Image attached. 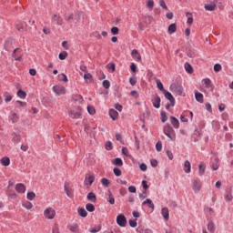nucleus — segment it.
I'll return each instance as SVG.
<instances>
[{
	"label": "nucleus",
	"mask_w": 233,
	"mask_h": 233,
	"mask_svg": "<svg viewBox=\"0 0 233 233\" xmlns=\"http://www.w3.org/2000/svg\"><path fill=\"white\" fill-rule=\"evenodd\" d=\"M161 214L166 221H168V219H170V213L168 211V208H163L161 209Z\"/></svg>",
	"instance_id": "ddd939ff"
},
{
	"label": "nucleus",
	"mask_w": 233,
	"mask_h": 233,
	"mask_svg": "<svg viewBox=\"0 0 233 233\" xmlns=\"http://www.w3.org/2000/svg\"><path fill=\"white\" fill-rule=\"evenodd\" d=\"M116 224L119 227H127V217L123 214L118 215L116 217Z\"/></svg>",
	"instance_id": "423d86ee"
},
{
	"label": "nucleus",
	"mask_w": 233,
	"mask_h": 233,
	"mask_svg": "<svg viewBox=\"0 0 233 233\" xmlns=\"http://www.w3.org/2000/svg\"><path fill=\"white\" fill-rule=\"evenodd\" d=\"M150 165L151 167H153V168H156V167H157V159H151L150 160Z\"/></svg>",
	"instance_id": "69168bd1"
},
{
	"label": "nucleus",
	"mask_w": 233,
	"mask_h": 233,
	"mask_svg": "<svg viewBox=\"0 0 233 233\" xmlns=\"http://www.w3.org/2000/svg\"><path fill=\"white\" fill-rule=\"evenodd\" d=\"M156 84H157V86L158 90H160V92H166L167 91L165 89V86H163V83L161 82V80L157 79Z\"/></svg>",
	"instance_id": "bb28decb"
},
{
	"label": "nucleus",
	"mask_w": 233,
	"mask_h": 233,
	"mask_svg": "<svg viewBox=\"0 0 233 233\" xmlns=\"http://www.w3.org/2000/svg\"><path fill=\"white\" fill-rule=\"evenodd\" d=\"M4 97H5V103H10V101H12L14 96H12V95H10V93L5 92V93H4Z\"/></svg>",
	"instance_id": "2f4dec72"
},
{
	"label": "nucleus",
	"mask_w": 233,
	"mask_h": 233,
	"mask_svg": "<svg viewBox=\"0 0 233 233\" xmlns=\"http://www.w3.org/2000/svg\"><path fill=\"white\" fill-rule=\"evenodd\" d=\"M191 168H192V166L190 164V161L186 160L184 162V171L186 172V174H190Z\"/></svg>",
	"instance_id": "dca6fc26"
},
{
	"label": "nucleus",
	"mask_w": 233,
	"mask_h": 233,
	"mask_svg": "<svg viewBox=\"0 0 233 233\" xmlns=\"http://www.w3.org/2000/svg\"><path fill=\"white\" fill-rule=\"evenodd\" d=\"M144 21L146 25H152V21H154V18L150 15L144 16Z\"/></svg>",
	"instance_id": "f704fd0d"
},
{
	"label": "nucleus",
	"mask_w": 233,
	"mask_h": 233,
	"mask_svg": "<svg viewBox=\"0 0 233 233\" xmlns=\"http://www.w3.org/2000/svg\"><path fill=\"white\" fill-rule=\"evenodd\" d=\"M105 148H106V150H112L114 148V147L112 146V142L111 141H107L105 144Z\"/></svg>",
	"instance_id": "49530a36"
},
{
	"label": "nucleus",
	"mask_w": 233,
	"mask_h": 233,
	"mask_svg": "<svg viewBox=\"0 0 233 233\" xmlns=\"http://www.w3.org/2000/svg\"><path fill=\"white\" fill-rule=\"evenodd\" d=\"M137 218L135 220H132L130 219L129 220V226L132 228H136V227H137Z\"/></svg>",
	"instance_id": "3c124183"
},
{
	"label": "nucleus",
	"mask_w": 233,
	"mask_h": 233,
	"mask_svg": "<svg viewBox=\"0 0 233 233\" xmlns=\"http://www.w3.org/2000/svg\"><path fill=\"white\" fill-rule=\"evenodd\" d=\"M81 15H82L81 12H76L75 14V21H80L81 20Z\"/></svg>",
	"instance_id": "680f3d73"
},
{
	"label": "nucleus",
	"mask_w": 233,
	"mask_h": 233,
	"mask_svg": "<svg viewBox=\"0 0 233 233\" xmlns=\"http://www.w3.org/2000/svg\"><path fill=\"white\" fill-rule=\"evenodd\" d=\"M221 68L222 67H221L220 64H215L213 70H214V72H221Z\"/></svg>",
	"instance_id": "864d4df0"
},
{
	"label": "nucleus",
	"mask_w": 233,
	"mask_h": 233,
	"mask_svg": "<svg viewBox=\"0 0 233 233\" xmlns=\"http://www.w3.org/2000/svg\"><path fill=\"white\" fill-rule=\"evenodd\" d=\"M112 163L115 165V167H123V159L116 157L115 158Z\"/></svg>",
	"instance_id": "cd10ccee"
},
{
	"label": "nucleus",
	"mask_w": 233,
	"mask_h": 233,
	"mask_svg": "<svg viewBox=\"0 0 233 233\" xmlns=\"http://www.w3.org/2000/svg\"><path fill=\"white\" fill-rule=\"evenodd\" d=\"M84 79L86 81H89V83H92V74H90L88 72L84 74Z\"/></svg>",
	"instance_id": "58836bf2"
},
{
	"label": "nucleus",
	"mask_w": 233,
	"mask_h": 233,
	"mask_svg": "<svg viewBox=\"0 0 233 233\" xmlns=\"http://www.w3.org/2000/svg\"><path fill=\"white\" fill-rule=\"evenodd\" d=\"M116 141H119L120 143H123V136H121V134L116 133Z\"/></svg>",
	"instance_id": "0e129e2a"
},
{
	"label": "nucleus",
	"mask_w": 233,
	"mask_h": 233,
	"mask_svg": "<svg viewBox=\"0 0 233 233\" xmlns=\"http://www.w3.org/2000/svg\"><path fill=\"white\" fill-rule=\"evenodd\" d=\"M10 121H12V123H17V121H19V116H17V114L14 113L10 116Z\"/></svg>",
	"instance_id": "4c0bfd02"
},
{
	"label": "nucleus",
	"mask_w": 233,
	"mask_h": 233,
	"mask_svg": "<svg viewBox=\"0 0 233 233\" xmlns=\"http://www.w3.org/2000/svg\"><path fill=\"white\" fill-rule=\"evenodd\" d=\"M101 183L104 187H110V180H108L107 178H105V177L102 178Z\"/></svg>",
	"instance_id": "a19ab883"
},
{
	"label": "nucleus",
	"mask_w": 233,
	"mask_h": 233,
	"mask_svg": "<svg viewBox=\"0 0 233 233\" xmlns=\"http://www.w3.org/2000/svg\"><path fill=\"white\" fill-rule=\"evenodd\" d=\"M51 21L54 25H57L58 26L63 25V18H61V15H54Z\"/></svg>",
	"instance_id": "6e6552de"
},
{
	"label": "nucleus",
	"mask_w": 233,
	"mask_h": 233,
	"mask_svg": "<svg viewBox=\"0 0 233 233\" xmlns=\"http://www.w3.org/2000/svg\"><path fill=\"white\" fill-rule=\"evenodd\" d=\"M142 205H147L148 208H154V202L150 198H147Z\"/></svg>",
	"instance_id": "c85d7f7f"
},
{
	"label": "nucleus",
	"mask_w": 233,
	"mask_h": 233,
	"mask_svg": "<svg viewBox=\"0 0 233 233\" xmlns=\"http://www.w3.org/2000/svg\"><path fill=\"white\" fill-rule=\"evenodd\" d=\"M0 163L3 167H8L10 165V157H4L1 158Z\"/></svg>",
	"instance_id": "aec40b11"
},
{
	"label": "nucleus",
	"mask_w": 233,
	"mask_h": 233,
	"mask_svg": "<svg viewBox=\"0 0 233 233\" xmlns=\"http://www.w3.org/2000/svg\"><path fill=\"white\" fill-rule=\"evenodd\" d=\"M66 57H68V53L66 51H63L58 55V59H60V61H65Z\"/></svg>",
	"instance_id": "c756f323"
},
{
	"label": "nucleus",
	"mask_w": 233,
	"mask_h": 233,
	"mask_svg": "<svg viewBox=\"0 0 233 233\" xmlns=\"http://www.w3.org/2000/svg\"><path fill=\"white\" fill-rule=\"evenodd\" d=\"M87 112L90 114V116H94V114H96V109L93 106H88Z\"/></svg>",
	"instance_id": "603ef678"
},
{
	"label": "nucleus",
	"mask_w": 233,
	"mask_h": 233,
	"mask_svg": "<svg viewBox=\"0 0 233 233\" xmlns=\"http://www.w3.org/2000/svg\"><path fill=\"white\" fill-rule=\"evenodd\" d=\"M16 95L20 97V99H25L26 97V92L22 89H19Z\"/></svg>",
	"instance_id": "72a5a7b5"
},
{
	"label": "nucleus",
	"mask_w": 233,
	"mask_h": 233,
	"mask_svg": "<svg viewBox=\"0 0 233 233\" xmlns=\"http://www.w3.org/2000/svg\"><path fill=\"white\" fill-rule=\"evenodd\" d=\"M86 198L88 201H93V203H96V200L97 199V198L96 197V193L94 192H89Z\"/></svg>",
	"instance_id": "393cba45"
},
{
	"label": "nucleus",
	"mask_w": 233,
	"mask_h": 233,
	"mask_svg": "<svg viewBox=\"0 0 233 233\" xmlns=\"http://www.w3.org/2000/svg\"><path fill=\"white\" fill-rule=\"evenodd\" d=\"M205 10H208V12H214L216 10V3H211L209 5H204Z\"/></svg>",
	"instance_id": "6ab92c4d"
},
{
	"label": "nucleus",
	"mask_w": 233,
	"mask_h": 233,
	"mask_svg": "<svg viewBox=\"0 0 233 233\" xmlns=\"http://www.w3.org/2000/svg\"><path fill=\"white\" fill-rule=\"evenodd\" d=\"M12 137L14 143H19L21 141V137L16 133H12Z\"/></svg>",
	"instance_id": "c9c22d12"
},
{
	"label": "nucleus",
	"mask_w": 233,
	"mask_h": 233,
	"mask_svg": "<svg viewBox=\"0 0 233 233\" xmlns=\"http://www.w3.org/2000/svg\"><path fill=\"white\" fill-rule=\"evenodd\" d=\"M82 108L81 106H76L73 109L68 111V116L69 117H71L72 119H81L82 117Z\"/></svg>",
	"instance_id": "f03ea898"
},
{
	"label": "nucleus",
	"mask_w": 233,
	"mask_h": 233,
	"mask_svg": "<svg viewBox=\"0 0 233 233\" xmlns=\"http://www.w3.org/2000/svg\"><path fill=\"white\" fill-rule=\"evenodd\" d=\"M96 181V177L94 175H89L88 177H85L84 184L88 187H92L93 183Z\"/></svg>",
	"instance_id": "1a4fd4ad"
},
{
	"label": "nucleus",
	"mask_w": 233,
	"mask_h": 233,
	"mask_svg": "<svg viewBox=\"0 0 233 233\" xmlns=\"http://www.w3.org/2000/svg\"><path fill=\"white\" fill-rule=\"evenodd\" d=\"M147 6L152 10V8H154V0H148Z\"/></svg>",
	"instance_id": "052dcab7"
},
{
	"label": "nucleus",
	"mask_w": 233,
	"mask_h": 233,
	"mask_svg": "<svg viewBox=\"0 0 233 233\" xmlns=\"http://www.w3.org/2000/svg\"><path fill=\"white\" fill-rule=\"evenodd\" d=\"M203 83H204L206 88H210V86L212 85V81L210 80V78L203 79Z\"/></svg>",
	"instance_id": "e433bc0d"
},
{
	"label": "nucleus",
	"mask_w": 233,
	"mask_h": 233,
	"mask_svg": "<svg viewBox=\"0 0 233 233\" xmlns=\"http://www.w3.org/2000/svg\"><path fill=\"white\" fill-rule=\"evenodd\" d=\"M170 122L174 128H179V120L176 116H170Z\"/></svg>",
	"instance_id": "a211bd4d"
},
{
	"label": "nucleus",
	"mask_w": 233,
	"mask_h": 233,
	"mask_svg": "<svg viewBox=\"0 0 233 233\" xmlns=\"http://www.w3.org/2000/svg\"><path fill=\"white\" fill-rule=\"evenodd\" d=\"M77 212L81 218H86V216H88V212H86V209H85V208H79L77 209Z\"/></svg>",
	"instance_id": "4be33fe9"
},
{
	"label": "nucleus",
	"mask_w": 233,
	"mask_h": 233,
	"mask_svg": "<svg viewBox=\"0 0 233 233\" xmlns=\"http://www.w3.org/2000/svg\"><path fill=\"white\" fill-rule=\"evenodd\" d=\"M100 230H101V226L98 225V226H96L95 228L89 229V232H91V233H96V232H99Z\"/></svg>",
	"instance_id": "6e6d98bb"
},
{
	"label": "nucleus",
	"mask_w": 233,
	"mask_h": 233,
	"mask_svg": "<svg viewBox=\"0 0 233 233\" xmlns=\"http://www.w3.org/2000/svg\"><path fill=\"white\" fill-rule=\"evenodd\" d=\"M206 110L212 112V105H210V103H206Z\"/></svg>",
	"instance_id": "774afa93"
},
{
	"label": "nucleus",
	"mask_w": 233,
	"mask_h": 233,
	"mask_svg": "<svg viewBox=\"0 0 233 233\" xmlns=\"http://www.w3.org/2000/svg\"><path fill=\"white\" fill-rule=\"evenodd\" d=\"M163 132L170 141H174L176 139V131L170 125L164 126Z\"/></svg>",
	"instance_id": "f257e3e1"
},
{
	"label": "nucleus",
	"mask_w": 233,
	"mask_h": 233,
	"mask_svg": "<svg viewBox=\"0 0 233 233\" xmlns=\"http://www.w3.org/2000/svg\"><path fill=\"white\" fill-rule=\"evenodd\" d=\"M130 70H131V72L136 73L137 71V66L134 63H132L130 65Z\"/></svg>",
	"instance_id": "338daca9"
},
{
	"label": "nucleus",
	"mask_w": 233,
	"mask_h": 233,
	"mask_svg": "<svg viewBox=\"0 0 233 233\" xmlns=\"http://www.w3.org/2000/svg\"><path fill=\"white\" fill-rule=\"evenodd\" d=\"M192 188L194 192H199V190H201V181L199 179H195L193 181Z\"/></svg>",
	"instance_id": "9d476101"
},
{
	"label": "nucleus",
	"mask_w": 233,
	"mask_h": 233,
	"mask_svg": "<svg viewBox=\"0 0 233 233\" xmlns=\"http://www.w3.org/2000/svg\"><path fill=\"white\" fill-rule=\"evenodd\" d=\"M15 190L19 194H25V192H26V187H25L23 183H18L15 185Z\"/></svg>",
	"instance_id": "f8f14e48"
},
{
	"label": "nucleus",
	"mask_w": 233,
	"mask_h": 233,
	"mask_svg": "<svg viewBox=\"0 0 233 233\" xmlns=\"http://www.w3.org/2000/svg\"><path fill=\"white\" fill-rule=\"evenodd\" d=\"M69 230H70L71 232H75V233L77 232V230H78L77 225H76V224H74L73 226H70Z\"/></svg>",
	"instance_id": "bf43d9fd"
},
{
	"label": "nucleus",
	"mask_w": 233,
	"mask_h": 233,
	"mask_svg": "<svg viewBox=\"0 0 233 233\" xmlns=\"http://www.w3.org/2000/svg\"><path fill=\"white\" fill-rule=\"evenodd\" d=\"M131 56L133 59H135V61H137V62L141 61V55L139 54L137 49H133L131 52Z\"/></svg>",
	"instance_id": "4468645a"
},
{
	"label": "nucleus",
	"mask_w": 233,
	"mask_h": 233,
	"mask_svg": "<svg viewBox=\"0 0 233 233\" xmlns=\"http://www.w3.org/2000/svg\"><path fill=\"white\" fill-rule=\"evenodd\" d=\"M86 209L87 210V212H94L96 210V206H94V204L87 203L86 205Z\"/></svg>",
	"instance_id": "7c9ffc66"
},
{
	"label": "nucleus",
	"mask_w": 233,
	"mask_h": 233,
	"mask_svg": "<svg viewBox=\"0 0 233 233\" xmlns=\"http://www.w3.org/2000/svg\"><path fill=\"white\" fill-rule=\"evenodd\" d=\"M206 168H207V166L205 164H200L198 166V174H199V176H205Z\"/></svg>",
	"instance_id": "a878e982"
},
{
	"label": "nucleus",
	"mask_w": 233,
	"mask_h": 233,
	"mask_svg": "<svg viewBox=\"0 0 233 233\" xmlns=\"http://www.w3.org/2000/svg\"><path fill=\"white\" fill-rule=\"evenodd\" d=\"M111 34H112L113 35H117L119 34V28L116 27V26H113V27L111 28Z\"/></svg>",
	"instance_id": "de8ad7c7"
},
{
	"label": "nucleus",
	"mask_w": 233,
	"mask_h": 233,
	"mask_svg": "<svg viewBox=\"0 0 233 233\" xmlns=\"http://www.w3.org/2000/svg\"><path fill=\"white\" fill-rule=\"evenodd\" d=\"M113 174H115V176H116V177H119V176H121V174H122L121 169H119L118 167H114Z\"/></svg>",
	"instance_id": "37998d69"
},
{
	"label": "nucleus",
	"mask_w": 233,
	"mask_h": 233,
	"mask_svg": "<svg viewBox=\"0 0 233 233\" xmlns=\"http://www.w3.org/2000/svg\"><path fill=\"white\" fill-rule=\"evenodd\" d=\"M184 67L186 72H187V74H192V72H194V67H192V65H190L188 62H187L184 65Z\"/></svg>",
	"instance_id": "5701e85b"
},
{
	"label": "nucleus",
	"mask_w": 233,
	"mask_h": 233,
	"mask_svg": "<svg viewBox=\"0 0 233 233\" xmlns=\"http://www.w3.org/2000/svg\"><path fill=\"white\" fill-rule=\"evenodd\" d=\"M164 96L167 101L171 103V106H176V98H174V96H172V93L168 91H164Z\"/></svg>",
	"instance_id": "0eeeda50"
},
{
	"label": "nucleus",
	"mask_w": 233,
	"mask_h": 233,
	"mask_svg": "<svg viewBox=\"0 0 233 233\" xmlns=\"http://www.w3.org/2000/svg\"><path fill=\"white\" fill-rule=\"evenodd\" d=\"M159 5L164 10H168V7L167 6V4L165 3V0H160Z\"/></svg>",
	"instance_id": "13d9d810"
},
{
	"label": "nucleus",
	"mask_w": 233,
	"mask_h": 233,
	"mask_svg": "<svg viewBox=\"0 0 233 233\" xmlns=\"http://www.w3.org/2000/svg\"><path fill=\"white\" fill-rule=\"evenodd\" d=\"M34 198H35V193L34 192H28L27 195H26V198L29 200V201H32L34 199Z\"/></svg>",
	"instance_id": "a18cd8bd"
},
{
	"label": "nucleus",
	"mask_w": 233,
	"mask_h": 233,
	"mask_svg": "<svg viewBox=\"0 0 233 233\" xmlns=\"http://www.w3.org/2000/svg\"><path fill=\"white\" fill-rule=\"evenodd\" d=\"M224 198L227 201H232L233 199L232 194H230L229 192H226Z\"/></svg>",
	"instance_id": "8fccbe9b"
},
{
	"label": "nucleus",
	"mask_w": 233,
	"mask_h": 233,
	"mask_svg": "<svg viewBox=\"0 0 233 233\" xmlns=\"http://www.w3.org/2000/svg\"><path fill=\"white\" fill-rule=\"evenodd\" d=\"M53 92H55L56 96H65V94H66V89L65 86H54Z\"/></svg>",
	"instance_id": "39448f33"
},
{
	"label": "nucleus",
	"mask_w": 233,
	"mask_h": 233,
	"mask_svg": "<svg viewBox=\"0 0 233 233\" xmlns=\"http://www.w3.org/2000/svg\"><path fill=\"white\" fill-rule=\"evenodd\" d=\"M44 216L46 219H54L56 218V210L52 209V208H46L44 211Z\"/></svg>",
	"instance_id": "20e7f679"
},
{
	"label": "nucleus",
	"mask_w": 233,
	"mask_h": 233,
	"mask_svg": "<svg viewBox=\"0 0 233 233\" xmlns=\"http://www.w3.org/2000/svg\"><path fill=\"white\" fill-rule=\"evenodd\" d=\"M102 85H103L104 88H106V90H108V88H110V81H108V80H104L102 82Z\"/></svg>",
	"instance_id": "09e8293b"
},
{
	"label": "nucleus",
	"mask_w": 233,
	"mask_h": 233,
	"mask_svg": "<svg viewBox=\"0 0 233 233\" xmlns=\"http://www.w3.org/2000/svg\"><path fill=\"white\" fill-rule=\"evenodd\" d=\"M22 207H24V208H26L27 210H31L34 205H32L31 202H25L22 204Z\"/></svg>",
	"instance_id": "ea45409f"
},
{
	"label": "nucleus",
	"mask_w": 233,
	"mask_h": 233,
	"mask_svg": "<svg viewBox=\"0 0 233 233\" xmlns=\"http://www.w3.org/2000/svg\"><path fill=\"white\" fill-rule=\"evenodd\" d=\"M109 116L111 117V119H113V121H116L117 117H119V113H117L116 109H110Z\"/></svg>",
	"instance_id": "2eb2a0df"
},
{
	"label": "nucleus",
	"mask_w": 233,
	"mask_h": 233,
	"mask_svg": "<svg viewBox=\"0 0 233 233\" xmlns=\"http://www.w3.org/2000/svg\"><path fill=\"white\" fill-rule=\"evenodd\" d=\"M208 230L211 233H215L216 232V225L214 224V222L209 221L208 224Z\"/></svg>",
	"instance_id": "b1692460"
},
{
	"label": "nucleus",
	"mask_w": 233,
	"mask_h": 233,
	"mask_svg": "<svg viewBox=\"0 0 233 233\" xmlns=\"http://www.w3.org/2000/svg\"><path fill=\"white\" fill-rule=\"evenodd\" d=\"M160 116L162 123H167V121L168 120V116H167V112L161 111Z\"/></svg>",
	"instance_id": "473e14b6"
},
{
	"label": "nucleus",
	"mask_w": 233,
	"mask_h": 233,
	"mask_svg": "<svg viewBox=\"0 0 233 233\" xmlns=\"http://www.w3.org/2000/svg\"><path fill=\"white\" fill-rule=\"evenodd\" d=\"M156 150L157 152H161V150H163V144L161 143V141L157 142Z\"/></svg>",
	"instance_id": "79ce46f5"
},
{
	"label": "nucleus",
	"mask_w": 233,
	"mask_h": 233,
	"mask_svg": "<svg viewBox=\"0 0 233 233\" xmlns=\"http://www.w3.org/2000/svg\"><path fill=\"white\" fill-rule=\"evenodd\" d=\"M15 28L18 32H25V26L23 25L16 24Z\"/></svg>",
	"instance_id": "4d7b16f0"
},
{
	"label": "nucleus",
	"mask_w": 233,
	"mask_h": 233,
	"mask_svg": "<svg viewBox=\"0 0 233 233\" xmlns=\"http://www.w3.org/2000/svg\"><path fill=\"white\" fill-rule=\"evenodd\" d=\"M152 103H153L154 108H160V106H161V97H159V96L157 95L152 99Z\"/></svg>",
	"instance_id": "9b49d317"
},
{
	"label": "nucleus",
	"mask_w": 233,
	"mask_h": 233,
	"mask_svg": "<svg viewBox=\"0 0 233 233\" xmlns=\"http://www.w3.org/2000/svg\"><path fill=\"white\" fill-rule=\"evenodd\" d=\"M176 30H177V25H176V24H171L167 27V32L170 35L176 34Z\"/></svg>",
	"instance_id": "f3484780"
},
{
	"label": "nucleus",
	"mask_w": 233,
	"mask_h": 233,
	"mask_svg": "<svg viewBox=\"0 0 233 233\" xmlns=\"http://www.w3.org/2000/svg\"><path fill=\"white\" fill-rule=\"evenodd\" d=\"M171 92H175L177 96H183V86H177L176 84H172L169 87Z\"/></svg>",
	"instance_id": "7ed1b4c3"
},
{
	"label": "nucleus",
	"mask_w": 233,
	"mask_h": 233,
	"mask_svg": "<svg viewBox=\"0 0 233 233\" xmlns=\"http://www.w3.org/2000/svg\"><path fill=\"white\" fill-rule=\"evenodd\" d=\"M139 168L140 170H142V172H147V164L145 163L140 164Z\"/></svg>",
	"instance_id": "e2e57ef3"
},
{
	"label": "nucleus",
	"mask_w": 233,
	"mask_h": 233,
	"mask_svg": "<svg viewBox=\"0 0 233 233\" xmlns=\"http://www.w3.org/2000/svg\"><path fill=\"white\" fill-rule=\"evenodd\" d=\"M195 98L198 103H203V94L199 91H195Z\"/></svg>",
	"instance_id": "412c9836"
},
{
	"label": "nucleus",
	"mask_w": 233,
	"mask_h": 233,
	"mask_svg": "<svg viewBox=\"0 0 233 233\" xmlns=\"http://www.w3.org/2000/svg\"><path fill=\"white\" fill-rule=\"evenodd\" d=\"M127 189L128 192H130L131 194H136V192H137V189L136 188L135 186H129Z\"/></svg>",
	"instance_id": "5fc2aeb1"
},
{
	"label": "nucleus",
	"mask_w": 233,
	"mask_h": 233,
	"mask_svg": "<svg viewBox=\"0 0 233 233\" xmlns=\"http://www.w3.org/2000/svg\"><path fill=\"white\" fill-rule=\"evenodd\" d=\"M187 25H192V23H194V18L192 17V14L187 13Z\"/></svg>",
	"instance_id": "c03bdc74"
}]
</instances>
